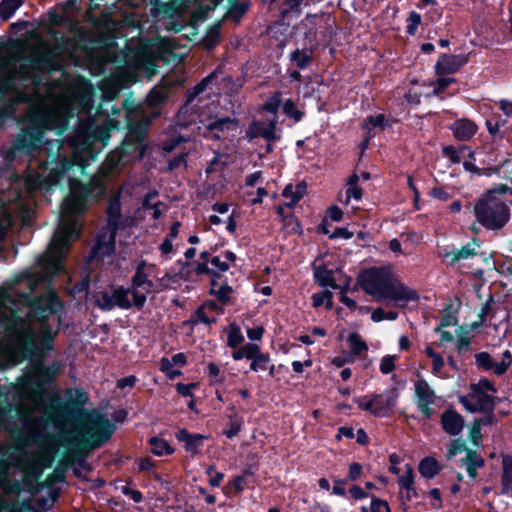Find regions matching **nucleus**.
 I'll list each match as a JSON object with an SVG mask.
<instances>
[{
	"instance_id": "8fccbe9b",
	"label": "nucleus",
	"mask_w": 512,
	"mask_h": 512,
	"mask_svg": "<svg viewBox=\"0 0 512 512\" xmlns=\"http://www.w3.org/2000/svg\"><path fill=\"white\" fill-rule=\"evenodd\" d=\"M399 486L401 490L411 489V487H414L413 470L409 466H407L406 471L400 476Z\"/></svg>"
},
{
	"instance_id": "cd10ccee",
	"label": "nucleus",
	"mask_w": 512,
	"mask_h": 512,
	"mask_svg": "<svg viewBox=\"0 0 512 512\" xmlns=\"http://www.w3.org/2000/svg\"><path fill=\"white\" fill-rule=\"evenodd\" d=\"M219 3V0H208L207 2H196L191 14L194 22H203L206 20L211 11H213Z\"/></svg>"
},
{
	"instance_id": "20e7f679",
	"label": "nucleus",
	"mask_w": 512,
	"mask_h": 512,
	"mask_svg": "<svg viewBox=\"0 0 512 512\" xmlns=\"http://www.w3.org/2000/svg\"><path fill=\"white\" fill-rule=\"evenodd\" d=\"M362 289L376 301L387 300L404 307L410 301L418 300L417 292L401 283L392 267H374L359 275Z\"/></svg>"
},
{
	"instance_id": "412c9836",
	"label": "nucleus",
	"mask_w": 512,
	"mask_h": 512,
	"mask_svg": "<svg viewBox=\"0 0 512 512\" xmlns=\"http://www.w3.org/2000/svg\"><path fill=\"white\" fill-rule=\"evenodd\" d=\"M276 123L277 120L275 117L269 120L267 124L264 122L255 121L251 124L248 135L251 138L263 137L268 141L277 140L279 136L276 134Z\"/></svg>"
},
{
	"instance_id": "bb28decb",
	"label": "nucleus",
	"mask_w": 512,
	"mask_h": 512,
	"mask_svg": "<svg viewBox=\"0 0 512 512\" xmlns=\"http://www.w3.org/2000/svg\"><path fill=\"white\" fill-rule=\"evenodd\" d=\"M176 438L184 442L186 451L196 454L203 443L204 436L200 434H190L186 429L180 430Z\"/></svg>"
},
{
	"instance_id": "72a5a7b5",
	"label": "nucleus",
	"mask_w": 512,
	"mask_h": 512,
	"mask_svg": "<svg viewBox=\"0 0 512 512\" xmlns=\"http://www.w3.org/2000/svg\"><path fill=\"white\" fill-rule=\"evenodd\" d=\"M149 442L151 445V451L156 456L169 455L174 451L166 440L152 437Z\"/></svg>"
},
{
	"instance_id": "ddd939ff",
	"label": "nucleus",
	"mask_w": 512,
	"mask_h": 512,
	"mask_svg": "<svg viewBox=\"0 0 512 512\" xmlns=\"http://www.w3.org/2000/svg\"><path fill=\"white\" fill-rule=\"evenodd\" d=\"M414 388L416 406L422 416L426 419H429L435 413L433 405L436 404L438 397L435 391L424 379L416 381Z\"/></svg>"
},
{
	"instance_id": "09e8293b",
	"label": "nucleus",
	"mask_w": 512,
	"mask_h": 512,
	"mask_svg": "<svg viewBox=\"0 0 512 512\" xmlns=\"http://www.w3.org/2000/svg\"><path fill=\"white\" fill-rule=\"evenodd\" d=\"M282 103L281 94L279 92H275L264 104V109L272 114L276 118L275 114Z\"/></svg>"
},
{
	"instance_id": "f257e3e1",
	"label": "nucleus",
	"mask_w": 512,
	"mask_h": 512,
	"mask_svg": "<svg viewBox=\"0 0 512 512\" xmlns=\"http://www.w3.org/2000/svg\"><path fill=\"white\" fill-rule=\"evenodd\" d=\"M61 308L50 289L32 300L15 285L0 288V367L42 358L52 350Z\"/></svg>"
},
{
	"instance_id": "b1692460",
	"label": "nucleus",
	"mask_w": 512,
	"mask_h": 512,
	"mask_svg": "<svg viewBox=\"0 0 512 512\" xmlns=\"http://www.w3.org/2000/svg\"><path fill=\"white\" fill-rule=\"evenodd\" d=\"M53 453L45 445L41 446L36 455L31 458V470L33 473H40L44 468L51 466Z\"/></svg>"
},
{
	"instance_id": "5fc2aeb1",
	"label": "nucleus",
	"mask_w": 512,
	"mask_h": 512,
	"mask_svg": "<svg viewBox=\"0 0 512 512\" xmlns=\"http://www.w3.org/2000/svg\"><path fill=\"white\" fill-rule=\"evenodd\" d=\"M471 388L480 392L491 394L492 396H494L496 393V388L487 379H481L478 383L473 384Z\"/></svg>"
},
{
	"instance_id": "5701e85b",
	"label": "nucleus",
	"mask_w": 512,
	"mask_h": 512,
	"mask_svg": "<svg viewBox=\"0 0 512 512\" xmlns=\"http://www.w3.org/2000/svg\"><path fill=\"white\" fill-rule=\"evenodd\" d=\"M374 401V415L378 417L385 416L396 405L397 395L394 392H385L382 394H372Z\"/></svg>"
},
{
	"instance_id": "13d9d810",
	"label": "nucleus",
	"mask_w": 512,
	"mask_h": 512,
	"mask_svg": "<svg viewBox=\"0 0 512 512\" xmlns=\"http://www.w3.org/2000/svg\"><path fill=\"white\" fill-rule=\"evenodd\" d=\"M291 60L295 64H309L310 54L306 50L296 49L291 53Z\"/></svg>"
},
{
	"instance_id": "4468645a",
	"label": "nucleus",
	"mask_w": 512,
	"mask_h": 512,
	"mask_svg": "<svg viewBox=\"0 0 512 512\" xmlns=\"http://www.w3.org/2000/svg\"><path fill=\"white\" fill-rule=\"evenodd\" d=\"M475 362L478 367L492 371L494 374L503 375L512 364V354L509 350L502 353L501 360H494L487 352H480L475 355Z\"/></svg>"
},
{
	"instance_id": "4d7b16f0",
	"label": "nucleus",
	"mask_w": 512,
	"mask_h": 512,
	"mask_svg": "<svg viewBox=\"0 0 512 512\" xmlns=\"http://www.w3.org/2000/svg\"><path fill=\"white\" fill-rule=\"evenodd\" d=\"M466 149L463 147L461 150H457L453 146H446L443 148V155L451 160L453 163H459L461 161V153Z\"/></svg>"
},
{
	"instance_id": "052dcab7",
	"label": "nucleus",
	"mask_w": 512,
	"mask_h": 512,
	"mask_svg": "<svg viewBox=\"0 0 512 512\" xmlns=\"http://www.w3.org/2000/svg\"><path fill=\"white\" fill-rule=\"evenodd\" d=\"M206 473L210 476L209 483L213 487L220 486L221 481L224 478V474L221 472H214L213 467H209Z\"/></svg>"
},
{
	"instance_id": "2eb2a0df",
	"label": "nucleus",
	"mask_w": 512,
	"mask_h": 512,
	"mask_svg": "<svg viewBox=\"0 0 512 512\" xmlns=\"http://www.w3.org/2000/svg\"><path fill=\"white\" fill-rule=\"evenodd\" d=\"M465 452V456L460 459L463 466H465L468 475L475 479L477 476V469L482 467L484 460L474 451L466 450L464 444L459 441H454L448 451V457H454L459 453Z\"/></svg>"
},
{
	"instance_id": "49530a36",
	"label": "nucleus",
	"mask_w": 512,
	"mask_h": 512,
	"mask_svg": "<svg viewBox=\"0 0 512 512\" xmlns=\"http://www.w3.org/2000/svg\"><path fill=\"white\" fill-rule=\"evenodd\" d=\"M283 112L296 122H299L303 116V113L296 108L295 103L291 99L283 103Z\"/></svg>"
},
{
	"instance_id": "7c9ffc66",
	"label": "nucleus",
	"mask_w": 512,
	"mask_h": 512,
	"mask_svg": "<svg viewBox=\"0 0 512 512\" xmlns=\"http://www.w3.org/2000/svg\"><path fill=\"white\" fill-rule=\"evenodd\" d=\"M425 353L432 360V373L437 377L446 378L447 375L443 372L445 365L443 357L433 350L431 344L425 347Z\"/></svg>"
},
{
	"instance_id": "f8f14e48",
	"label": "nucleus",
	"mask_w": 512,
	"mask_h": 512,
	"mask_svg": "<svg viewBox=\"0 0 512 512\" xmlns=\"http://www.w3.org/2000/svg\"><path fill=\"white\" fill-rule=\"evenodd\" d=\"M132 66H117L111 76L101 80L99 88L105 100L115 99L125 86L134 81Z\"/></svg>"
},
{
	"instance_id": "aec40b11",
	"label": "nucleus",
	"mask_w": 512,
	"mask_h": 512,
	"mask_svg": "<svg viewBox=\"0 0 512 512\" xmlns=\"http://www.w3.org/2000/svg\"><path fill=\"white\" fill-rule=\"evenodd\" d=\"M441 425L447 434L456 436L460 434L464 428V419L455 410L448 409L441 415Z\"/></svg>"
},
{
	"instance_id": "0e129e2a",
	"label": "nucleus",
	"mask_w": 512,
	"mask_h": 512,
	"mask_svg": "<svg viewBox=\"0 0 512 512\" xmlns=\"http://www.w3.org/2000/svg\"><path fill=\"white\" fill-rule=\"evenodd\" d=\"M157 49L160 52V58L164 60V64L169 65L170 60L165 57V54H172L173 56H175V54H173L171 51V47L168 45L167 42L161 41L157 46Z\"/></svg>"
},
{
	"instance_id": "f03ea898",
	"label": "nucleus",
	"mask_w": 512,
	"mask_h": 512,
	"mask_svg": "<svg viewBox=\"0 0 512 512\" xmlns=\"http://www.w3.org/2000/svg\"><path fill=\"white\" fill-rule=\"evenodd\" d=\"M48 18L55 27L67 26L71 35L51 27L47 33L53 43L34 31L29 33V38L8 37L0 40V64H156L153 60L85 62L80 54L93 58L106 44L104 36L58 13L55 8L49 9Z\"/></svg>"
},
{
	"instance_id": "58836bf2",
	"label": "nucleus",
	"mask_w": 512,
	"mask_h": 512,
	"mask_svg": "<svg viewBox=\"0 0 512 512\" xmlns=\"http://www.w3.org/2000/svg\"><path fill=\"white\" fill-rule=\"evenodd\" d=\"M312 304L315 308L325 305L327 309L333 306L332 293L330 291H321L312 295Z\"/></svg>"
},
{
	"instance_id": "3c124183",
	"label": "nucleus",
	"mask_w": 512,
	"mask_h": 512,
	"mask_svg": "<svg viewBox=\"0 0 512 512\" xmlns=\"http://www.w3.org/2000/svg\"><path fill=\"white\" fill-rule=\"evenodd\" d=\"M387 120L383 114H378L375 116H370L365 121V128H384L386 126Z\"/></svg>"
},
{
	"instance_id": "6e6552de",
	"label": "nucleus",
	"mask_w": 512,
	"mask_h": 512,
	"mask_svg": "<svg viewBox=\"0 0 512 512\" xmlns=\"http://www.w3.org/2000/svg\"><path fill=\"white\" fill-rule=\"evenodd\" d=\"M107 226L97 236L96 243L92 249L95 258L110 256L115 250V236L117 231L123 227L125 219L121 214L120 195L117 194L109 200L107 206Z\"/></svg>"
},
{
	"instance_id": "c85d7f7f",
	"label": "nucleus",
	"mask_w": 512,
	"mask_h": 512,
	"mask_svg": "<svg viewBox=\"0 0 512 512\" xmlns=\"http://www.w3.org/2000/svg\"><path fill=\"white\" fill-rule=\"evenodd\" d=\"M314 276L321 286L337 288L333 271L327 269L325 265H318L314 267Z\"/></svg>"
},
{
	"instance_id": "a211bd4d",
	"label": "nucleus",
	"mask_w": 512,
	"mask_h": 512,
	"mask_svg": "<svg viewBox=\"0 0 512 512\" xmlns=\"http://www.w3.org/2000/svg\"><path fill=\"white\" fill-rule=\"evenodd\" d=\"M152 15L157 18H172L183 8V0H150Z\"/></svg>"
},
{
	"instance_id": "69168bd1",
	"label": "nucleus",
	"mask_w": 512,
	"mask_h": 512,
	"mask_svg": "<svg viewBox=\"0 0 512 512\" xmlns=\"http://www.w3.org/2000/svg\"><path fill=\"white\" fill-rule=\"evenodd\" d=\"M243 341V336L238 330L231 331L228 334V345L232 348H236Z\"/></svg>"
},
{
	"instance_id": "338daca9",
	"label": "nucleus",
	"mask_w": 512,
	"mask_h": 512,
	"mask_svg": "<svg viewBox=\"0 0 512 512\" xmlns=\"http://www.w3.org/2000/svg\"><path fill=\"white\" fill-rule=\"evenodd\" d=\"M362 472V466L358 463H352L349 466L348 477L350 480H356L360 477Z\"/></svg>"
},
{
	"instance_id": "f704fd0d",
	"label": "nucleus",
	"mask_w": 512,
	"mask_h": 512,
	"mask_svg": "<svg viewBox=\"0 0 512 512\" xmlns=\"http://www.w3.org/2000/svg\"><path fill=\"white\" fill-rule=\"evenodd\" d=\"M269 363V356L267 354L262 353L260 351V348H258L257 352L254 353V357L251 358L250 369L255 372L264 371L267 370Z\"/></svg>"
},
{
	"instance_id": "393cba45",
	"label": "nucleus",
	"mask_w": 512,
	"mask_h": 512,
	"mask_svg": "<svg viewBox=\"0 0 512 512\" xmlns=\"http://www.w3.org/2000/svg\"><path fill=\"white\" fill-rule=\"evenodd\" d=\"M304 0H284L279 6V17L282 21L297 19L302 13Z\"/></svg>"
},
{
	"instance_id": "79ce46f5",
	"label": "nucleus",
	"mask_w": 512,
	"mask_h": 512,
	"mask_svg": "<svg viewBox=\"0 0 512 512\" xmlns=\"http://www.w3.org/2000/svg\"><path fill=\"white\" fill-rule=\"evenodd\" d=\"M500 109L506 117L502 120L503 132H506L512 129V103L502 100L500 102Z\"/></svg>"
},
{
	"instance_id": "a19ab883",
	"label": "nucleus",
	"mask_w": 512,
	"mask_h": 512,
	"mask_svg": "<svg viewBox=\"0 0 512 512\" xmlns=\"http://www.w3.org/2000/svg\"><path fill=\"white\" fill-rule=\"evenodd\" d=\"M406 23V33L410 36H414L422 23V17L418 12L411 11L406 19Z\"/></svg>"
},
{
	"instance_id": "c03bdc74",
	"label": "nucleus",
	"mask_w": 512,
	"mask_h": 512,
	"mask_svg": "<svg viewBox=\"0 0 512 512\" xmlns=\"http://www.w3.org/2000/svg\"><path fill=\"white\" fill-rule=\"evenodd\" d=\"M189 137V135L182 133H179L177 136H172L170 139L165 140L162 143V149L167 153L172 152L181 142L189 140Z\"/></svg>"
},
{
	"instance_id": "864d4df0",
	"label": "nucleus",
	"mask_w": 512,
	"mask_h": 512,
	"mask_svg": "<svg viewBox=\"0 0 512 512\" xmlns=\"http://www.w3.org/2000/svg\"><path fill=\"white\" fill-rule=\"evenodd\" d=\"M207 374L213 383H222L224 381V376L221 374L219 366L215 363L208 364Z\"/></svg>"
},
{
	"instance_id": "423d86ee",
	"label": "nucleus",
	"mask_w": 512,
	"mask_h": 512,
	"mask_svg": "<svg viewBox=\"0 0 512 512\" xmlns=\"http://www.w3.org/2000/svg\"><path fill=\"white\" fill-rule=\"evenodd\" d=\"M476 220L486 229L499 230L510 218V208L502 196L495 191H488L474 205Z\"/></svg>"
},
{
	"instance_id": "0eeeda50",
	"label": "nucleus",
	"mask_w": 512,
	"mask_h": 512,
	"mask_svg": "<svg viewBox=\"0 0 512 512\" xmlns=\"http://www.w3.org/2000/svg\"><path fill=\"white\" fill-rule=\"evenodd\" d=\"M114 432V425L105 416L94 413L87 417L79 429L71 436V443L76 448L94 449L107 441Z\"/></svg>"
},
{
	"instance_id": "a878e982",
	"label": "nucleus",
	"mask_w": 512,
	"mask_h": 512,
	"mask_svg": "<svg viewBox=\"0 0 512 512\" xmlns=\"http://www.w3.org/2000/svg\"><path fill=\"white\" fill-rule=\"evenodd\" d=\"M250 8L249 1L228 0V10L224 16L235 23H239L241 19L247 14Z\"/></svg>"
},
{
	"instance_id": "c756f323",
	"label": "nucleus",
	"mask_w": 512,
	"mask_h": 512,
	"mask_svg": "<svg viewBox=\"0 0 512 512\" xmlns=\"http://www.w3.org/2000/svg\"><path fill=\"white\" fill-rule=\"evenodd\" d=\"M306 187L303 184L296 186L287 185L283 190V197L287 199L285 206L292 208L305 194Z\"/></svg>"
},
{
	"instance_id": "603ef678",
	"label": "nucleus",
	"mask_w": 512,
	"mask_h": 512,
	"mask_svg": "<svg viewBox=\"0 0 512 512\" xmlns=\"http://www.w3.org/2000/svg\"><path fill=\"white\" fill-rule=\"evenodd\" d=\"M395 355H386L381 359L380 362V371L383 374H389L392 372L395 368V361H396Z\"/></svg>"
},
{
	"instance_id": "7ed1b4c3",
	"label": "nucleus",
	"mask_w": 512,
	"mask_h": 512,
	"mask_svg": "<svg viewBox=\"0 0 512 512\" xmlns=\"http://www.w3.org/2000/svg\"><path fill=\"white\" fill-rule=\"evenodd\" d=\"M42 372V364H36L35 370L24 374L16 384L0 387V426L12 417L13 410L23 415L27 422L34 412L47 414Z\"/></svg>"
},
{
	"instance_id": "2f4dec72",
	"label": "nucleus",
	"mask_w": 512,
	"mask_h": 512,
	"mask_svg": "<svg viewBox=\"0 0 512 512\" xmlns=\"http://www.w3.org/2000/svg\"><path fill=\"white\" fill-rule=\"evenodd\" d=\"M24 4V0H1L0 1V20L6 22L10 20L15 12Z\"/></svg>"
},
{
	"instance_id": "9b49d317",
	"label": "nucleus",
	"mask_w": 512,
	"mask_h": 512,
	"mask_svg": "<svg viewBox=\"0 0 512 512\" xmlns=\"http://www.w3.org/2000/svg\"><path fill=\"white\" fill-rule=\"evenodd\" d=\"M153 268L154 267L152 265H148L145 261H141L137 265L135 274L131 279V287L118 288L125 293V298L130 304L129 309L132 307L141 309L147 300V296L153 292L154 283L150 279Z\"/></svg>"
},
{
	"instance_id": "a18cd8bd",
	"label": "nucleus",
	"mask_w": 512,
	"mask_h": 512,
	"mask_svg": "<svg viewBox=\"0 0 512 512\" xmlns=\"http://www.w3.org/2000/svg\"><path fill=\"white\" fill-rule=\"evenodd\" d=\"M211 274L223 273L229 270L230 265L221 256H214L209 261Z\"/></svg>"
},
{
	"instance_id": "4c0bfd02",
	"label": "nucleus",
	"mask_w": 512,
	"mask_h": 512,
	"mask_svg": "<svg viewBox=\"0 0 512 512\" xmlns=\"http://www.w3.org/2000/svg\"><path fill=\"white\" fill-rule=\"evenodd\" d=\"M243 425V419L240 417H237L234 413L233 415L229 416V424L228 428L223 431V434L231 439L235 437L241 430Z\"/></svg>"
},
{
	"instance_id": "9d476101",
	"label": "nucleus",
	"mask_w": 512,
	"mask_h": 512,
	"mask_svg": "<svg viewBox=\"0 0 512 512\" xmlns=\"http://www.w3.org/2000/svg\"><path fill=\"white\" fill-rule=\"evenodd\" d=\"M153 268L154 267L152 265H148L145 261H141L137 265L135 274L131 279V287L118 288L125 293V298L130 304L129 309L132 307L141 309L147 300V296L153 292L154 283L150 279Z\"/></svg>"
},
{
	"instance_id": "e433bc0d",
	"label": "nucleus",
	"mask_w": 512,
	"mask_h": 512,
	"mask_svg": "<svg viewBox=\"0 0 512 512\" xmlns=\"http://www.w3.org/2000/svg\"><path fill=\"white\" fill-rule=\"evenodd\" d=\"M351 352L353 355H360L362 352L368 350L366 342L361 338L358 333H351L347 339Z\"/></svg>"
},
{
	"instance_id": "f3484780",
	"label": "nucleus",
	"mask_w": 512,
	"mask_h": 512,
	"mask_svg": "<svg viewBox=\"0 0 512 512\" xmlns=\"http://www.w3.org/2000/svg\"><path fill=\"white\" fill-rule=\"evenodd\" d=\"M95 303L102 310H111L114 307L129 309V302L125 298V293L118 288L102 291L95 295Z\"/></svg>"
},
{
	"instance_id": "473e14b6",
	"label": "nucleus",
	"mask_w": 512,
	"mask_h": 512,
	"mask_svg": "<svg viewBox=\"0 0 512 512\" xmlns=\"http://www.w3.org/2000/svg\"><path fill=\"white\" fill-rule=\"evenodd\" d=\"M221 22H215L206 31L203 44L207 49L214 48L220 41Z\"/></svg>"
},
{
	"instance_id": "e2e57ef3",
	"label": "nucleus",
	"mask_w": 512,
	"mask_h": 512,
	"mask_svg": "<svg viewBox=\"0 0 512 512\" xmlns=\"http://www.w3.org/2000/svg\"><path fill=\"white\" fill-rule=\"evenodd\" d=\"M362 198V189L358 186L348 187L346 190V203L350 201V199H354L359 201Z\"/></svg>"
},
{
	"instance_id": "ea45409f",
	"label": "nucleus",
	"mask_w": 512,
	"mask_h": 512,
	"mask_svg": "<svg viewBox=\"0 0 512 512\" xmlns=\"http://www.w3.org/2000/svg\"><path fill=\"white\" fill-rule=\"evenodd\" d=\"M259 348L258 345L256 344H253V343H248L242 347H240L238 350H236L233 354H232V357L234 360L238 361V360H241L243 358H246L248 360H251V358L254 357V353L257 352V349Z\"/></svg>"
},
{
	"instance_id": "c9c22d12",
	"label": "nucleus",
	"mask_w": 512,
	"mask_h": 512,
	"mask_svg": "<svg viewBox=\"0 0 512 512\" xmlns=\"http://www.w3.org/2000/svg\"><path fill=\"white\" fill-rule=\"evenodd\" d=\"M419 472L423 477H434L438 473L436 460L430 457L424 458L419 464Z\"/></svg>"
},
{
	"instance_id": "dca6fc26",
	"label": "nucleus",
	"mask_w": 512,
	"mask_h": 512,
	"mask_svg": "<svg viewBox=\"0 0 512 512\" xmlns=\"http://www.w3.org/2000/svg\"><path fill=\"white\" fill-rule=\"evenodd\" d=\"M494 396L488 393L480 392L471 388L468 395L462 396L459 402L468 411L475 412H487L492 410L494 406Z\"/></svg>"
},
{
	"instance_id": "6ab92c4d",
	"label": "nucleus",
	"mask_w": 512,
	"mask_h": 512,
	"mask_svg": "<svg viewBox=\"0 0 512 512\" xmlns=\"http://www.w3.org/2000/svg\"><path fill=\"white\" fill-rule=\"evenodd\" d=\"M479 244L474 239L472 242L467 243L461 249L453 248L451 250H443L441 256L443 261L448 265H454L460 260L469 259L477 254Z\"/></svg>"
},
{
	"instance_id": "37998d69",
	"label": "nucleus",
	"mask_w": 512,
	"mask_h": 512,
	"mask_svg": "<svg viewBox=\"0 0 512 512\" xmlns=\"http://www.w3.org/2000/svg\"><path fill=\"white\" fill-rule=\"evenodd\" d=\"M390 512L388 503L378 498H372L368 506H362L361 512Z\"/></svg>"
},
{
	"instance_id": "774afa93",
	"label": "nucleus",
	"mask_w": 512,
	"mask_h": 512,
	"mask_svg": "<svg viewBox=\"0 0 512 512\" xmlns=\"http://www.w3.org/2000/svg\"><path fill=\"white\" fill-rule=\"evenodd\" d=\"M122 491L125 495H129L131 497V499L136 503L141 502L143 499L142 493L138 490H132V489L128 488L127 486H125V487H123Z\"/></svg>"
},
{
	"instance_id": "de8ad7c7",
	"label": "nucleus",
	"mask_w": 512,
	"mask_h": 512,
	"mask_svg": "<svg viewBox=\"0 0 512 512\" xmlns=\"http://www.w3.org/2000/svg\"><path fill=\"white\" fill-rule=\"evenodd\" d=\"M211 292L216 298L223 304L227 303L231 297L233 289L228 285H220L219 287H213Z\"/></svg>"
},
{
	"instance_id": "680f3d73",
	"label": "nucleus",
	"mask_w": 512,
	"mask_h": 512,
	"mask_svg": "<svg viewBox=\"0 0 512 512\" xmlns=\"http://www.w3.org/2000/svg\"><path fill=\"white\" fill-rule=\"evenodd\" d=\"M453 82V78H450V77H443V78H438L436 80V82L434 83V88H433V93L434 94H438L442 91H444V89L450 84Z\"/></svg>"
},
{
	"instance_id": "bf43d9fd",
	"label": "nucleus",
	"mask_w": 512,
	"mask_h": 512,
	"mask_svg": "<svg viewBox=\"0 0 512 512\" xmlns=\"http://www.w3.org/2000/svg\"><path fill=\"white\" fill-rule=\"evenodd\" d=\"M456 324L457 317L452 313H447L441 318L440 324L434 329V332H440L441 329L449 326H455Z\"/></svg>"
},
{
	"instance_id": "1a4fd4ad",
	"label": "nucleus",
	"mask_w": 512,
	"mask_h": 512,
	"mask_svg": "<svg viewBox=\"0 0 512 512\" xmlns=\"http://www.w3.org/2000/svg\"><path fill=\"white\" fill-rule=\"evenodd\" d=\"M168 97V91L164 87H155L146 97V107L151 109V117L145 109L141 111H129L127 114L129 136L137 143H140L145 136L146 130L150 125L151 118L157 117L159 112L156 111Z\"/></svg>"
},
{
	"instance_id": "39448f33",
	"label": "nucleus",
	"mask_w": 512,
	"mask_h": 512,
	"mask_svg": "<svg viewBox=\"0 0 512 512\" xmlns=\"http://www.w3.org/2000/svg\"><path fill=\"white\" fill-rule=\"evenodd\" d=\"M209 82L210 76H207L194 87L193 91L189 94L187 103L177 114L176 126L180 128L191 127L192 132L197 133L198 135H202L206 138L220 139L226 131H235L237 129V123L234 119L229 117L212 119L201 114L198 116V123L196 122L195 117L190 120H186L187 115L193 109L191 106L193 99L204 91Z\"/></svg>"
},
{
	"instance_id": "4be33fe9",
	"label": "nucleus",
	"mask_w": 512,
	"mask_h": 512,
	"mask_svg": "<svg viewBox=\"0 0 512 512\" xmlns=\"http://www.w3.org/2000/svg\"><path fill=\"white\" fill-rule=\"evenodd\" d=\"M453 136L459 141L470 140L477 132L478 126L469 119H458L450 125Z\"/></svg>"
},
{
	"instance_id": "6e6d98bb",
	"label": "nucleus",
	"mask_w": 512,
	"mask_h": 512,
	"mask_svg": "<svg viewBox=\"0 0 512 512\" xmlns=\"http://www.w3.org/2000/svg\"><path fill=\"white\" fill-rule=\"evenodd\" d=\"M358 407L362 410L368 411L371 414L374 415V401H373V395H367L361 398H358L355 400Z\"/></svg>"
}]
</instances>
